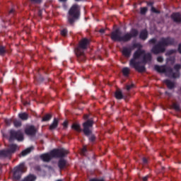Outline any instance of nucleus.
<instances>
[{"mask_svg":"<svg viewBox=\"0 0 181 181\" xmlns=\"http://www.w3.org/2000/svg\"><path fill=\"white\" fill-rule=\"evenodd\" d=\"M143 180L144 181H147L148 180V176L144 177Z\"/></svg>","mask_w":181,"mask_h":181,"instance_id":"c03bdc74","label":"nucleus"},{"mask_svg":"<svg viewBox=\"0 0 181 181\" xmlns=\"http://www.w3.org/2000/svg\"><path fill=\"white\" fill-rule=\"evenodd\" d=\"M18 117L21 119H23V121H26V119L29 118V116L25 112L18 114Z\"/></svg>","mask_w":181,"mask_h":181,"instance_id":"4be33fe9","label":"nucleus"},{"mask_svg":"<svg viewBox=\"0 0 181 181\" xmlns=\"http://www.w3.org/2000/svg\"><path fill=\"white\" fill-rule=\"evenodd\" d=\"M57 181H63V180H57Z\"/></svg>","mask_w":181,"mask_h":181,"instance_id":"603ef678","label":"nucleus"},{"mask_svg":"<svg viewBox=\"0 0 181 181\" xmlns=\"http://www.w3.org/2000/svg\"><path fill=\"white\" fill-rule=\"evenodd\" d=\"M25 164L21 163L18 166L16 167L13 169V177L14 179L18 180V179H21V175L25 173Z\"/></svg>","mask_w":181,"mask_h":181,"instance_id":"1a4fd4ad","label":"nucleus"},{"mask_svg":"<svg viewBox=\"0 0 181 181\" xmlns=\"http://www.w3.org/2000/svg\"><path fill=\"white\" fill-rule=\"evenodd\" d=\"M13 139H16L17 141H23V134L21 132V131L16 132L14 130L10 131V142H12Z\"/></svg>","mask_w":181,"mask_h":181,"instance_id":"9b49d317","label":"nucleus"},{"mask_svg":"<svg viewBox=\"0 0 181 181\" xmlns=\"http://www.w3.org/2000/svg\"><path fill=\"white\" fill-rule=\"evenodd\" d=\"M90 44V40L87 38H83L79 42V45L76 49V54L81 62L86 60V54L84 53V50L88 47V45Z\"/></svg>","mask_w":181,"mask_h":181,"instance_id":"423d86ee","label":"nucleus"},{"mask_svg":"<svg viewBox=\"0 0 181 181\" xmlns=\"http://www.w3.org/2000/svg\"><path fill=\"white\" fill-rule=\"evenodd\" d=\"M152 60L151 53H146L145 50L139 48L133 54L132 59L129 62L130 67L135 69L139 73L145 71V65Z\"/></svg>","mask_w":181,"mask_h":181,"instance_id":"f257e3e1","label":"nucleus"},{"mask_svg":"<svg viewBox=\"0 0 181 181\" xmlns=\"http://www.w3.org/2000/svg\"><path fill=\"white\" fill-rule=\"evenodd\" d=\"M129 71H131V69L128 67H124L122 69V73H123L124 76H127L128 74H129Z\"/></svg>","mask_w":181,"mask_h":181,"instance_id":"393cba45","label":"nucleus"},{"mask_svg":"<svg viewBox=\"0 0 181 181\" xmlns=\"http://www.w3.org/2000/svg\"><path fill=\"white\" fill-rule=\"evenodd\" d=\"M133 87H134V83H132L131 85H127V91H129V90H131V88H132Z\"/></svg>","mask_w":181,"mask_h":181,"instance_id":"72a5a7b5","label":"nucleus"},{"mask_svg":"<svg viewBox=\"0 0 181 181\" xmlns=\"http://www.w3.org/2000/svg\"><path fill=\"white\" fill-rule=\"evenodd\" d=\"M134 47H142V46L140 45V44H136V45H134Z\"/></svg>","mask_w":181,"mask_h":181,"instance_id":"79ce46f5","label":"nucleus"},{"mask_svg":"<svg viewBox=\"0 0 181 181\" xmlns=\"http://www.w3.org/2000/svg\"><path fill=\"white\" fill-rule=\"evenodd\" d=\"M148 12V7H141L140 8V13L141 15H145Z\"/></svg>","mask_w":181,"mask_h":181,"instance_id":"a878e982","label":"nucleus"},{"mask_svg":"<svg viewBox=\"0 0 181 181\" xmlns=\"http://www.w3.org/2000/svg\"><path fill=\"white\" fill-rule=\"evenodd\" d=\"M32 151H33V147L26 148L21 152V156H26V155H29Z\"/></svg>","mask_w":181,"mask_h":181,"instance_id":"a211bd4d","label":"nucleus"},{"mask_svg":"<svg viewBox=\"0 0 181 181\" xmlns=\"http://www.w3.org/2000/svg\"><path fill=\"white\" fill-rule=\"evenodd\" d=\"M13 12H15V10L13 8H12L10 11L9 13H13Z\"/></svg>","mask_w":181,"mask_h":181,"instance_id":"de8ad7c7","label":"nucleus"},{"mask_svg":"<svg viewBox=\"0 0 181 181\" xmlns=\"http://www.w3.org/2000/svg\"><path fill=\"white\" fill-rule=\"evenodd\" d=\"M36 127L35 126H28L25 130V132L26 135H29L30 136H33V135L36 134Z\"/></svg>","mask_w":181,"mask_h":181,"instance_id":"f8f14e48","label":"nucleus"},{"mask_svg":"<svg viewBox=\"0 0 181 181\" xmlns=\"http://www.w3.org/2000/svg\"><path fill=\"white\" fill-rule=\"evenodd\" d=\"M5 122L7 125H11V124H12V120L11 119H6Z\"/></svg>","mask_w":181,"mask_h":181,"instance_id":"c9c22d12","label":"nucleus"},{"mask_svg":"<svg viewBox=\"0 0 181 181\" xmlns=\"http://www.w3.org/2000/svg\"><path fill=\"white\" fill-rule=\"evenodd\" d=\"M31 2H34L35 4H40L42 2V0H30Z\"/></svg>","mask_w":181,"mask_h":181,"instance_id":"4c0bfd02","label":"nucleus"},{"mask_svg":"<svg viewBox=\"0 0 181 181\" xmlns=\"http://www.w3.org/2000/svg\"><path fill=\"white\" fill-rule=\"evenodd\" d=\"M149 43H151L152 45L156 43V38H153V39L150 40Z\"/></svg>","mask_w":181,"mask_h":181,"instance_id":"f704fd0d","label":"nucleus"},{"mask_svg":"<svg viewBox=\"0 0 181 181\" xmlns=\"http://www.w3.org/2000/svg\"><path fill=\"white\" fill-rule=\"evenodd\" d=\"M52 119V115H47L42 118V121H50Z\"/></svg>","mask_w":181,"mask_h":181,"instance_id":"bb28decb","label":"nucleus"},{"mask_svg":"<svg viewBox=\"0 0 181 181\" xmlns=\"http://www.w3.org/2000/svg\"><path fill=\"white\" fill-rule=\"evenodd\" d=\"M175 43V40L170 37H163L160 39L158 45H155L151 52L154 53V54H159V53H163L165 52V46H169V45H173Z\"/></svg>","mask_w":181,"mask_h":181,"instance_id":"39448f33","label":"nucleus"},{"mask_svg":"<svg viewBox=\"0 0 181 181\" xmlns=\"http://www.w3.org/2000/svg\"><path fill=\"white\" fill-rule=\"evenodd\" d=\"M172 19H173L174 22L180 23L181 22V15L179 13H173Z\"/></svg>","mask_w":181,"mask_h":181,"instance_id":"4468645a","label":"nucleus"},{"mask_svg":"<svg viewBox=\"0 0 181 181\" xmlns=\"http://www.w3.org/2000/svg\"><path fill=\"white\" fill-rule=\"evenodd\" d=\"M66 155H69V150L60 148L53 150L49 153H45L40 156V158L43 162H50L52 158H64Z\"/></svg>","mask_w":181,"mask_h":181,"instance_id":"20e7f679","label":"nucleus"},{"mask_svg":"<svg viewBox=\"0 0 181 181\" xmlns=\"http://www.w3.org/2000/svg\"><path fill=\"white\" fill-rule=\"evenodd\" d=\"M180 64H176L174 66V71L170 67H166V66L156 65L154 69L158 73H165L168 77H173V78H177L180 76L179 70H180Z\"/></svg>","mask_w":181,"mask_h":181,"instance_id":"7ed1b4c3","label":"nucleus"},{"mask_svg":"<svg viewBox=\"0 0 181 181\" xmlns=\"http://www.w3.org/2000/svg\"><path fill=\"white\" fill-rule=\"evenodd\" d=\"M13 125L16 128H19V127L22 126V122L18 119H14L13 121Z\"/></svg>","mask_w":181,"mask_h":181,"instance_id":"b1692460","label":"nucleus"},{"mask_svg":"<svg viewBox=\"0 0 181 181\" xmlns=\"http://www.w3.org/2000/svg\"><path fill=\"white\" fill-rule=\"evenodd\" d=\"M139 37L141 39V40H146V39H148V31L146 30H141Z\"/></svg>","mask_w":181,"mask_h":181,"instance_id":"2eb2a0df","label":"nucleus"},{"mask_svg":"<svg viewBox=\"0 0 181 181\" xmlns=\"http://www.w3.org/2000/svg\"><path fill=\"white\" fill-rule=\"evenodd\" d=\"M24 105H29V102L25 101L23 103Z\"/></svg>","mask_w":181,"mask_h":181,"instance_id":"a18cd8bd","label":"nucleus"},{"mask_svg":"<svg viewBox=\"0 0 181 181\" xmlns=\"http://www.w3.org/2000/svg\"><path fill=\"white\" fill-rule=\"evenodd\" d=\"M173 108H175L176 111H179L180 110V106L178 104L174 103Z\"/></svg>","mask_w":181,"mask_h":181,"instance_id":"7c9ffc66","label":"nucleus"},{"mask_svg":"<svg viewBox=\"0 0 181 181\" xmlns=\"http://www.w3.org/2000/svg\"><path fill=\"white\" fill-rule=\"evenodd\" d=\"M57 125H59V119L54 118L53 122L49 126V129H56V128H57Z\"/></svg>","mask_w":181,"mask_h":181,"instance_id":"dca6fc26","label":"nucleus"},{"mask_svg":"<svg viewBox=\"0 0 181 181\" xmlns=\"http://www.w3.org/2000/svg\"><path fill=\"white\" fill-rule=\"evenodd\" d=\"M100 33H104L105 32V30L104 28H102L99 30Z\"/></svg>","mask_w":181,"mask_h":181,"instance_id":"a19ab883","label":"nucleus"},{"mask_svg":"<svg viewBox=\"0 0 181 181\" xmlns=\"http://www.w3.org/2000/svg\"><path fill=\"white\" fill-rule=\"evenodd\" d=\"M18 149H19V147H18L16 144H11L9 146V149L0 151V155L5 157L11 156V154L15 153Z\"/></svg>","mask_w":181,"mask_h":181,"instance_id":"9d476101","label":"nucleus"},{"mask_svg":"<svg viewBox=\"0 0 181 181\" xmlns=\"http://www.w3.org/2000/svg\"><path fill=\"white\" fill-rule=\"evenodd\" d=\"M62 36H66L67 35V30L64 29L61 31Z\"/></svg>","mask_w":181,"mask_h":181,"instance_id":"2f4dec72","label":"nucleus"},{"mask_svg":"<svg viewBox=\"0 0 181 181\" xmlns=\"http://www.w3.org/2000/svg\"><path fill=\"white\" fill-rule=\"evenodd\" d=\"M63 127H64V128H67V122H64L63 123Z\"/></svg>","mask_w":181,"mask_h":181,"instance_id":"ea45409f","label":"nucleus"},{"mask_svg":"<svg viewBox=\"0 0 181 181\" xmlns=\"http://www.w3.org/2000/svg\"><path fill=\"white\" fill-rule=\"evenodd\" d=\"M88 118V115H86L84 116V119H87Z\"/></svg>","mask_w":181,"mask_h":181,"instance_id":"8fccbe9b","label":"nucleus"},{"mask_svg":"<svg viewBox=\"0 0 181 181\" xmlns=\"http://www.w3.org/2000/svg\"><path fill=\"white\" fill-rule=\"evenodd\" d=\"M122 53L124 57H131V53H132V49L131 47H123Z\"/></svg>","mask_w":181,"mask_h":181,"instance_id":"ddd939ff","label":"nucleus"},{"mask_svg":"<svg viewBox=\"0 0 181 181\" xmlns=\"http://www.w3.org/2000/svg\"><path fill=\"white\" fill-rule=\"evenodd\" d=\"M178 51L181 54V44L178 47Z\"/></svg>","mask_w":181,"mask_h":181,"instance_id":"37998d69","label":"nucleus"},{"mask_svg":"<svg viewBox=\"0 0 181 181\" xmlns=\"http://www.w3.org/2000/svg\"><path fill=\"white\" fill-rule=\"evenodd\" d=\"M39 16H42V11H40L38 13Z\"/></svg>","mask_w":181,"mask_h":181,"instance_id":"09e8293b","label":"nucleus"},{"mask_svg":"<svg viewBox=\"0 0 181 181\" xmlns=\"http://www.w3.org/2000/svg\"><path fill=\"white\" fill-rule=\"evenodd\" d=\"M72 129L77 131V132H81V128L80 127V124H78L77 123H74L72 125Z\"/></svg>","mask_w":181,"mask_h":181,"instance_id":"5701e85b","label":"nucleus"},{"mask_svg":"<svg viewBox=\"0 0 181 181\" xmlns=\"http://www.w3.org/2000/svg\"><path fill=\"white\" fill-rule=\"evenodd\" d=\"M115 95L117 100H122V98H124V95H122V92H121V90H117Z\"/></svg>","mask_w":181,"mask_h":181,"instance_id":"412c9836","label":"nucleus"},{"mask_svg":"<svg viewBox=\"0 0 181 181\" xmlns=\"http://www.w3.org/2000/svg\"><path fill=\"white\" fill-rule=\"evenodd\" d=\"M80 16V6L77 4H74L69 11L68 22L73 25Z\"/></svg>","mask_w":181,"mask_h":181,"instance_id":"0eeeda50","label":"nucleus"},{"mask_svg":"<svg viewBox=\"0 0 181 181\" xmlns=\"http://www.w3.org/2000/svg\"><path fill=\"white\" fill-rule=\"evenodd\" d=\"M164 83L166 84L167 87L170 89H172L175 87V83L170 80L164 81Z\"/></svg>","mask_w":181,"mask_h":181,"instance_id":"aec40b11","label":"nucleus"},{"mask_svg":"<svg viewBox=\"0 0 181 181\" xmlns=\"http://www.w3.org/2000/svg\"><path fill=\"white\" fill-rule=\"evenodd\" d=\"M157 61L159 62V63H162V62H163V57H158L157 58Z\"/></svg>","mask_w":181,"mask_h":181,"instance_id":"e433bc0d","label":"nucleus"},{"mask_svg":"<svg viewBox=\"0 0 181 181\" xmlns=\"http://www.w3.org/2000/svg\"><path fill=\"white\" fill-rule=\"evenodd\" d=\"M86 152H87V147L86 146H84L81 151V155L84 156V155H86Z\"/></svg>","mask_w":181,"mask_h":181,"instance_id":"c85d7f7f","label":"nucleus"},{"mask_svg":"<svg viewBox=\"0 0 181 181\" xmlns=\"http://www.w3.org/2000/svg\"><path fill=\"white\" fill-rule=\"evenodd\" d=\"M176 52V50L175 49H170L169 51L167 52L166 54L168 56H170V54H173V53H175Z\"/></svg>","mask_w":181,"mask_h":181,"instance_id":"c756f323","label":"nucleus"},{"mask_svg":"<svg viewBox=\"0 0 181 181\" xmlns=\"http://www.w3.org/2000/svg\"><path fill=\"white\" fill-rule=\"evenodd\" d=\"M6 52L5 49V47L0 46V54H4V53Z\"/></svg>","mask_w":181,"mask_h":181,"instance_id":"cd10ccee","label":"nucleus"},{"mask_svg":"<svg viewBox=\"0 0 181 181\" xmlns=\"http://www.w3.org/2000/svg\"><path fill=\"white\" fill-rule=\"evenodd\" d=\"M66 163L67 162L66 160L61 158L58 163V166L60 169H64V168H66Z\"/></svg>","mask_w":181,"mask_h":181,"instance_id":"f3484780","label":"nucleus"},{"mask_svg":"<svg viewBox=\"0 0 181 181\" xmlns=\"http://www.w3.org/2000/svg\"><path fill=\"white\" fill-rule=\"evenodd\" d=\"M147 5H148L149 6H152L153 5V3L150 2V3H148Z\"/></svg>","mask_w":181,"mask_h":181,"instance_id":"49530a36","label":"nucleus"},{"mask_svg":"<svg viewBox=\"0 0 181 181\" xmlns=\"http://www.w3.org/2000/svg\"><path fill=\"white\" fill-rule=\"evenodd\" d=\"M76 1H81V0H76Z\"/></svg>","mask_w":181,"mask_h":181,"instance_id":"5fc2aeb1","label":"nucleus"},{"mask_svg":"<svg viewBox=\"0 0 181 181\" xmlns=\"http://www.w3.org/2000/svg\"><path fill=\"white\" fill-rule=\"evenodd\" d=\"M151 12H153L154 13H159V11L156 10L153 6L151 7Z\"/></svg>","mask_w":181,"mask_h":181,"instance_id":"473e14b6","label":"nucleus"},{"mask_svg":"<svg viewBox=\"0 0 181 181\" xmlns=\"http://www.w3.org/2000/svg\"><path fill=\"white\" fill-rule=\"evenodd\" d=\"M0 156H2V155L0 154Z\"/></svg>","mask_w":181,"mask_h":181,"instance_id":"864d4df0","label":"nucleus"},{"mask_svg":"<svg viewBox=\"0 0 181 181\" xmlns=\"http://www.w3.org/2000/svg\"><path fill=\"white\" fill-rule=\"evenodd\" d=\"M67 0H59L60 2H66Z\"/></svg>","mask_w":181,"mask_h":181,"instance_id":"3c124183","label":"nucleus"},{"mask_svg":"<svg viewBox=\"0 0 181 181\" xmlns=\"http://www.w3.org/2000/svg\"><path fill=\"white\" fill-rule=\"evenodd\" d=\"M35 180H36V177L35 175H29L21 181H35Z\"/></svg>","mask_w":181,"mask_h":181,"instance_id":"6ab92c4d","label":"nucleus"},{"mask_svg":"<svg viewBox=\"0 0 181 181\" xmlns=\"http://www.w3.org/2000/svg\"><path fill=\"white\" fill-rule=\"evenodd\" d=\"M93 124L94 122H93V120H87L86 122L83 124V134L86 136H89V141H91L95 139V136L93 134V129H92Z\"/></svg>","mask_w":181,"mask_h":181,"instance_id":"6e6552de","label":"nucleus"},{"mask_svg":"<svg viewBox=\"0 0 181 181\" xmlns=\"http://www.w3.org/2000/svg\"><path fill=\"white\" fill-rule=\"evenodd\" d=\"M143 163H148V159H146V158H143Z\"/></svg>","mask_w":181,"mask_h":181,"instance_id":"58836bf2","label":"nucleus"},{"mask_svg":"<svg viewBox=\"0 0 181 181\" xmlns=\"http://www.w3.org/2000/svg\"><path fill=\"white\" fill-rule=\"evenodd\" d=\"M138 36V30L133 29L130 33L122 34L119 30L117 29L112 33L111 39L115 42H128L131 40L132 37H136Z\"/></svg>","mask_w":181,"mask_h":181,"instance_id":"f03ea898","label":"nucleus"}]
</instances>
